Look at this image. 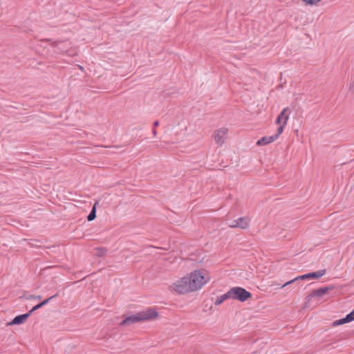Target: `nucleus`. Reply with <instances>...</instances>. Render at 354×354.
I'll return each instance as SVG.
<instances>
[{"instance_id":"1","label":"nucleus","mask_w":354,"mask_h":354,"mask_svg":"<svg viewBox=\"0 0 354 354\" xmlns=\"http://www.w3.org/2000/svg\"><path fill=\"white\" fill-rule=\"evenodd\" d=\"M211 281L210 272L205 268L195 269L171 283L169 290L178 295L197 292Z\"/></svg>"},{"instance_id":"2","label":"nucleus","mask_w":354,"mask_h":354,"mask_svg":"<svg viewBox=\"0 0 354 354\" xmlns=\"http://www.w3.org/2000/svg\"><path fill=\"white\" fill-rule=\"evenodd\" d=\"M230 299L238 300L241 302L247 301L252 297V294L241 287H233L228 290Z\"/></svg>"},{"instance_id":"3","label":"nucleus","mask_w":354,"mask_h":354,"mask_svg":"<svg viewBox=\"0 0 354 354\" xmlns=\"http://www.w3.org/2000/svg\"><path fill=\"white\" fill-rule=\"evenodd\" d=\"M326 274V270H320L317 272H310L308 274H303L299 277H295V279L285 283L282 288L286 287L288 286L289 284H291L292 283L297 281L298 280H305V279H319L324 276Z\"/></svg>"},{"instance_id":"4","label":"nucleus","mask_w":354,"mask_h":354,"mask_svg":"<svg viewBox=\"0 0 354 354\" xmlns=\"http://www.w3.org/2000/svg\"><path fill=\"white\" fill-rule=\"evenodd\" d=\"M227 134L228 129L225 127L215 130L213 133V138L216 144L218 146L223 145L227 138Z\"/></svg>"},{"instance_id":"5","label":"nucleus","mask_w":354,"mask_h":354,"mask_svg":"<svg viewBox=\"0 0 354 354\" xmlns=\"http://www.w3.org/2000/svg\"><path fill=\"white\" fill-rule=\"evenodd\" d=\"M333 289V286H327L313 290L310 295L306 296L305 299L306 304H309L312 299H319L322 297L324 295L327 294L330 290Z\"/></svg>"},{"instance_id":"6","label":"nucleus","mask_w":354,"mask_h":354,"mask_svg":"<svg viewBox=\"0 0 354 354\" xmlns=\"http://www.w3.org/2000/svg\"><path fill=\"white\" fill-rule=\"evenodd\" d=\"M138 313L141 322L155 319L158 315L156 310L153 308H149L145 310L138 312Z\"/></svg>"},{"instance_id":"7","label":"nucleus","mask_w":354,"mask_h":354,"mask_svg":"<svg viewBox=\"0 0 354 354\" xmlns=\"http://www.w3.org/2000/svg\"><path fill=\"white\" fill-rule=\"evenodd\" d=\"M250 220L248 217H240L236 220H234L229 223L231 228H240L242 230L247 229L250 225Z\"/></svg>"},{"instance_id":"8","label":"nucleus","mask_w":354,"mask_h":354,"mask_svg":"<svg viewBox=\"0 0 354 354\" xmlns=\"http://www.w3.org/2000/svg\"><path fill=\"white\" fill-rule=\"evenodd\" d=\"M290 109L288 107L284 108L276 120L277 124L286 125L289 119Z\"/></svg>"},{"instance_id":"9","label":"nucleus","mask_w":354,"mask_h":354,"mask_svg":"<svg viewBox=\"0 0 354 354\" xmlns=\"http://www.w3.org/2000/svg\"><path fill=\"white\" fill-rule=\"evenodd\" d=\"M139 313H137L134 315L127 317L121 323V326H129L135 323L140 322Z\"/></svg>"},{"instance_id":"10","label":"nucleus","mask_w":354,"mask_h":354,"mask_svg":"<svg viewBox=\"0 0 354 354\" xmlns=\"http://www.w3.org/2000/svg\"><path fill=\"white\" fill-rule=\"evenodd\" d=\"M354 321V310L348 314L346 317L335 320L333 322V326H337Z\"/></svg>"},{"instance_id":"11","label":"nucleus","mask_w":354,"mask_h":354,"mask_svg":"<svg viewBox=\"0 0 354 354\" xmlns=\"http://www.w3.org/2000/svg\"><path fill=\"white\" fill-rule=\"evenodd\" d=\"M30 316V313H26L21 315H18L15 317L11 322L8 324V325H17L21 324L27 320L28 317Z\"/></svg>"},{"instance_id":"12","label":"nucleus","mask_w":354,"mask_h":354,"mask_svg":"<svg viewBox=\"0 0 354 354\" xmlns=\"http://www.w3.org/2000/svg\"><path fill=\"white\" fill-rule=\"evenodd\" d=\"M277 140V136H265L257 142L258 146H263L273 142Z\"/></svg>"},{"instance_id":"13","label":"nucleus","mask_w":354,"mask_h":354,"mask_svg":"<svg viewBox=\"0 0 354 354\" xmlns=\"http://www.w3.org/2000/svg\"><path fill=\"white\" fill-rule=\"evenodd\" d=\"M227 299H230L228 291L225 294H223L218 297L214 301V304L216 306L221 305L224 301Z\"/></svg>"},{"instance_id":"14","label":"nucleus","mask_w":354,"mask_h":354,"mask_svg":"<svg viewBox=\"0 0 354 354\" xmlns=\"http://www.w3.org/2000/svg\"><path fill=\"white\" fill-rule=\"evenodd\" d=\"M95 251V254L99 257H102L106 253V250L104 248H97Z\"/></svg>"},{"instance_id":"15","label":"nucleus","mask_w":354,"mask_h":354,"mask_svg":"<svg viewBox=\"0 0 354 354\" xmlns=\"http://www.w3.org/2000/svg\"><path fill=\"white\" fill-rule=\"evenodd\" d=\"M306 6H316L322 1V0H302Z\"/></svg>"},{"instance_id":"16","label":"nucleus","mask_w":354,"mask_h":354,"mask_svg":"<svg viewBox=\"0 0 354 354\" xmlns=\"http://www.w3.org/2000/svg\"><path fill=\"white\" fill-rule=\"evenodd\" d=\"M95 205H96V203L94 205L91 212H90V214H88V217H87V219L88 221H91L93 220H94L96 217V214H95Z\"/></svg>"},{"instance_id":"17","label":"nucleus","mask_w":354,"mask_h":354,"mask_svg":"<svg viewBox=\"0 0 354 354\" xmlns=\"http://www.w3.org/2000/svg\"><path fill=\"white\" fill-rule=\"evenodd\" d=\"M279 127L277 129V133L273 136H277V139L283 133L284 127H286V125H283V124H279Z\"/></svg>"},{"instance_id":"18","label":"nucleus","mask_w":354,"mask_h":354,"mask_svg":"<svg viewBox=\"0 0 354 354\" xmlns=\"http://www.w3.org/2000/svg\"><path fill=\"white\" fill-rule=\"evenodd\" d=\"M56 296H57V295H54V296H52V297H49V298H48V299H46L44 300L42 302H41V303H40V304H41V306H44V305L47 304L49 302V301H50V299H52L53 298L55 297Z\"/></svg>"},{"instance_id":"19","label":"nucleus","mask_w":354,"mask_h":354,"mask_svg":"<svg viewBox=\"0 0 354 354\" xmlns=\"http://www.w3.org/2000/svg\"><path fill=\"white\" fill-rule=\"evenodd\" d=\"M41 307H42V306H41V304L39 303V304H37V305L35 306H34V307H33V308L30 310V312H29L28 313H30V315L32 312H34L35 310H37V309L40 308Z\"/></svg>"},{"instance_id":"20","label":"nucleus","mask_w":354,"mask_h":354,"mask_svg":"<svg viewBox=\"0 0 354 354\" xmlns=\"http://www.w3.org/2000/svg\"><path fill=\"white\" fill-rule=\"evenodd\" d=\"M158 126H159V122L158 121L154 122V123H153V129H156Z\"/></svg>"},{"instance_id":"21","label":"nucleus","mask_w":354,"mask_h":354,"mask_svg":"<svg viewBox=\"0 0 354 354\" xmlns=\"http://www.w3.org/2000/svg\"><path fill=\"white\" fill-rule=\"evenodd\" d=\"M27 299H36V296L31 295H29V296L27 297Z\"/></svg>"},{"instance_id":"22","label":"nucleus","mask_w":354,"mask_h":354,"mask_svg":"<svg viewBox=\"0 0 354 354\" xmlns=\"http://www.w3.org/2000/svg\"><path fill=\"white\" fill-rule=\"evenodd\" d=\"M153 136H156V134H157V131H156V129H153Z\"/></svg>"},{"instance_id":"23","label":"nucleus","mask_w":354,"mask_h":354,"mask_svg":"<svg viewBox=\"0 0 354 354\" xmlns=\"http://www.w3.org/2000/svg\"><path fill=\"white\" fill-rule=\"evenodd\" d=\"M67 54L69 55H73L76 54V52H75L74 53H67Z\"/></svg>"},{"instance_id":"24","label":"nucleus","mask_w":354,"mask_h":354,"mask_svg":"<svg viewBox=\"0 0 354 354\" xmlns=\"http://www.w3.org/2000/svg\"><path fill=\"white\" fill-rule=\"evenodd\" d=\"M57 44V42L55 41L52 44L53 46H56Z\"/></svg>"},{"instance_id":"25","label":"nucleus","mask_w":354,"mask_h":354,"mask_svg":"<svg viewBox=\"0 0 354 354\" xmlns=\"http://www.w3.org/2000/svg\"><path fill=\"white\" fill-rule=\"evenodd\" d=\"M36 299H41V296H39V295L36 296Z\"/></svg>"}]
</instances>
